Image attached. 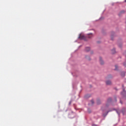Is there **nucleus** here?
I'll return each instance as SVG.
<instances>
[{
    "mask_svg": "<svg viewBox=\"0 0 126 126\" xmlns=\"http://www.w3.org/2000/svg\"><path fill=\"white\" fill-rule=\"evenodd\" d=\"M123 93H126V91H125V90H123Z\"/></svg>",
    "mask_w": 126,
    "mask_h": 126,
    "instance_id": "obj_13",
    "label": "nucleus"
},
{
    "mask_svg": "<svg viewBox=\"0 0 126 126\" xmlns=\"http://www.w3.org/2000/svg\"><path fill=\"white\" fill-rule=\"evenodd\" d=\"M117 114H118V115H120V113H119V112L117 111Z\"/></svg>",
    "mask_w": 126,
    "mask_h": 126,
    "instance_id": "obj_14",
    "label": "nucleus"
},
{
    "mask_svg": "<svg viewBox=\"0 0 126 126\" xmlns=\"http://www.w3.org/2000/svg\"><path fill=\"white\" fill-rule=\"evenodd\" d=\"M125 13V11H122L121 12V13Z\"/></svg>",
    "mask_w": 126,
    "mask_h": 126,
    "instance_id": "obj_11",
    "label": "nucleus"
},
{
    "mask_svg": "<svg viewBox=\"0 0 126 126\" xmlns=\"http://www.w3.org/2000/svg\"><path fill=\"white\" fill-rule=\"evenodd\" d=\"M91 102L92 104H94V100H92L91 101Z\"/></svg>",
    "mask_w": 126,
    "mask_h": 126,
    "instance_id": "obj_9",
    "label": "nucleus"
},
{
    "mask_svg": "<svg viewBox=\"0 0 126 126\" xmlns=\"http://www.w3.org/2000/svg\"><path fill=\"white\" fill-rule=\"evenodd\" d=\"M108 101H112V99L111 98H109Z\"/></svg>",
    "mask_w": 126,
    "mask_h": 126,
    "instance_id": "obj_12",
    "label": "nucleus"
},
{
    "mask_svg": "<svg viewBox=\"0 0 126 126\" xmlns=\"http://www.w3.org/2000/svg\"><path fill=\"white\" fill-rule=\"evenodd\" d=\"M100 100H97V104L98 105H99V104H100Z\"/></svg>",
    "mask_w": 126,
    "mask_h": 126,
    "instance_id": "obj_8",
    "label": "nucleus"
},
{
    "mask_svg": "<svg viewBox=\"0 0 126 126\" xmlns=\"http://www.w3.org/2000/svg\"><path fill=\"white\" fill-rule=\"evenodd\" d=\"M93 126H97V125H93Z\"/></svg>",
    "mask_w": 126,
    "mask_h": 126,
    "instance_id": "obj_15",
    "label": "nucleus"
},
{
    "mask_svg": "<svg viewBox=\"0 0 126 126\" xmlns=\"http://www.w3.org/2000/svg\"><path fill=\"white\" fill-rule=\"evenodd\" d=\"M85 51L86 52H89V51H90V47H86Z\"/></svg>",
    "mask_w": 126,
    "mask_h": 126,
    "instance_id": "obj_5",
    "label": "nucleus"
},
{
    "mask_svg": "<svg viewBox=\"0 0 126 126\" xmlns=\"http://www.w3.org/2000/svg\"><path fill=\"white\" fill-rule=\"evenodd\" d=\"M115 101H117V99L115 98Z\"/></svg>",
    "mask_w": 126,
    "mask_h": 126,
    "instance_id": "obj_17",
    "label": "nucleus"
},
{
    "mask_svg": "<svg viewBox=\"0 0 126 126\" xmlns=\"http://www.w3.org/2000/svg\"><path fill=\"white\" fill-rule=\"evenodd\" d=\"M115 53H116V49H113L112 50V54H115Z\"/></svg>",
    "mask_w": 126,
    "mask_h": 126,
    "instance_id": "obj_6",
    "label": "nucleus"
},
{
    "mask_svg": "<svg viewBox=\"0 0 126 126\" xmlns=\"http://www.w3.org/2000/svg\"><path fill=\"white\" fill-rule=\"evenodd\" d=\"M93 34L89 33L88 34L87 37L89 38V39H91V38H93Z\"/></svg>",
    "mask_w": 126,
    "mask_h": 126,
    "instance_id": "obj_2",
    "label": "nucleus"
},
{
    "mask_svg": "<svg viewBox=\"0 0 126 126\" xmlns=\"http://www.w3.org/2000/svg\"><path fill=\"white\" fill-rule=\"evenodd\" d=\"M99 62L100 64H104V61L102 60V58L101 57L99 58Z\"/></svg>",
    "mask_w": 126,
    "mask_h": 126,
    "instance_id": "obj_3",
    "label": "nucleus"
},
{
    "mask_svg": "<svg viewBox=\"0 0 126 126\" xmlns=\"http://www.w3.org/2000/svg\"><path fill=\"white\" fill-rule=\"evenodd\" d=\"M79 39H80V40H85V36L82 34H80L79 36Z\"/></svg>",
    "mask_w": 126,
    "mask_h": 126,
    "instance_id": "obj_1",
    "label": "nucleus"
},
{
    "mask_svg": "<svg viewBox=\"0 0 126 126\" xmlns=\"http://www.w3.org/2000/svg\"><path fill=\"white\" fill-rule=\"evenodd\" d=\"M124 65H126L124 64Z\"/></svg>",
    "mask_w": 126,
    "mask_h": 126,
    "instance_id": "obj_19",
    "label": "nucleus"
},
{
    "mask_svg": "<svg viewBox=\"0 0 126 126\" xmlns=\"http://www.w3.org/2000/svg\"><path fill=\"white\" fill-rule=\"evenodd\" d=\"M115 70H118V65H115Z\"/></svg>",
    "mask_w": 126,
    "mask_h": 126,
    "instance_id": "obj_7",
    "label": "nucleus"
},
{
    "mask_svg": "<svg viewBox=\"0 0 126 126\" xmlns=\"http://www.w3.org/2000/svg\"><path fill=\"white\" fill-rule=\"evenodd\" d=\"M106 85H111V84H112V82H111V81H107L106 82Z\"/></svg>",
    "mask_w": 126,
    "mask_h": 126,
    "instance_id": "obj_4",
    "label": "nucleus"
},
{
    "mask_svg": "<svg viewBox=\"0 0 126 126\" xmlns=\"http://www.w3.org/2000/svg\"><path fill=\"white\" fill-rule=\"evenodd\" d=\"M120 102L121 103V104H123V103L122 102V101H120Z\"/></svg>",
    "mask_w": 126,
    "mask_h": 126,
    "instance_id": "obj_16",
    "label": "nucleus"
},
{
    "mask_svg": "<svg viewBox=\"0 0 126 126\" xmlns=\"http://www.w3.org/2000/svg\"><path fill=\"white\" fill-rule=\"evenodd\" d=\"M69 104H70V102L69 103Z\"/></svg>",
    "mask_w": 126,
    "mask_h": 126,
    "instance_id": "obj_20",
    "label": "nucleus"
},
{
    "mask_svg": "<svg viewBox=\"0 0 126 126\" xmlns=\"http://www.w3.org/2000/svg\"><path fill=\"white\" fill-rule=\"evenodd\" d=\"M112 37H113V35H111V38H112Z\"/></svg>",
    "mask_w": 126,
    "mask_h": 126,
    "instance_id": "obj_18",
    "label": "nucleus"
},
{
    "mask_svg": "<svg viewBox=\"0 0 126 126\" xmlns=\"http://www.w3.org/2000/svg\"><path fill=\"white\" fill-rule=\"evenodd\" d=\"M122 76H125V72L122 73Z\"/></svg>",
    "mask_w": 126,
    "mask_h": 126,
    "instance_id": "obj_10",
    "label": "nucleus"
}]
</instances>
